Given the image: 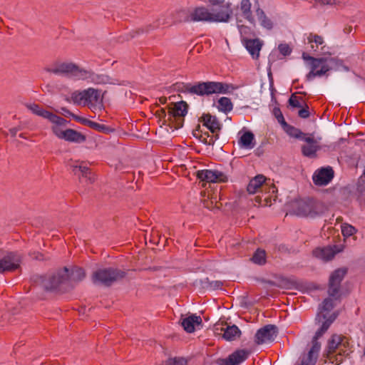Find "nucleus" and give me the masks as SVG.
I'll use <instances>...</instances> for the list:
<instances>
[{
	"instance_id": "f704fd0d",
	"label": "nucleus",
	"mask_w": 365,
	"mask_h": 365,
	"mask_svg": "<svg viewBox=\"0 0 365 365\" xmlns=\"http://www.w3.org/2000/svg\"><path fill=\"white\" fill-rule=\"evenodd\" d=\"M85 277V272L81 267H75L72 269L71 274L68 273V279L73 281H81Z\"/></svg>"
},
{
	"instance_id": "4468645a",
	"label": "nucleus",
	"mask_w": 365,
	"mask_h": 365,
	"mask_svg": "<svg viewBox=\"0 0 365 365\" xmlns=\"http://www.w3.org/2000/svg\"><path fill=\"white\" fill-rule=\"evenodd\" d=\"M248 356L247 351L238 349L230 354L227 358L219 359L218 365H239L244 362Z\"/></svg>"
},
{
	"instance_id": "864d4df0",
	"label": "nucleus",
	"mask_w": 365,
	"mask_h": 365,
	"mask_svg": "<svg viewBox=\"0 0 365 365\" xmlns=\"http://www.w3.org/2000/svg\"><path fill=\"white\" fill-rule=\"evenodd\" d=\"M11 135L14 137L16 135L19 128H13L9 130Z\"/></svg>"
},
{
	"instance_id": "f8f14e48",
	"label": "nucleus",
	"mask_w": 365,
	"mask_h": 365,
	"mask_svg": "<svg viewBox=\"0 0 365 365\" xmlns=\"http://www.w3.org/2000/svg\"><path fill=\"white\" fill-rule=\"evenodd\" d=\"M334 172L331 167L327 166L317 169L313 174L312 180L317 186L328 185L334 178Z\"/></svg>"
},
{
	"instance_id": "ea45409f",
	"label": "nucleus",
	"mask_w": 365,
	"mask_h": 365,
	"mask_svg": "<svg viewBox=\"0 0 365 365\" xmlns=\"http://www.w3.org/2000/svg\"><path fill=\"white\" fill-rule=\"evenodd\" d=\"M71 100L75 104H84L83 90L81 91H74L71 93Z\"/></svg>"
},
{
	"instance_id": "3c124183",
	"label": "nucleus",
	"mask_w": 365,
	"mask_h": 365,
	"mask_svg": "<svg viewBox=\"0 0 365 365\" xmlns=\"http://www.w3.org/2000/svg\"><path fill=\"white\" fill-rule=\"evenodd\" d=\"M225 0H209V2L212 5V7H215L225 5Z\"/></svg>"
},
{
	"instance_id": "603ef678",
	"label": "nucleus",
	"mask_w": 365,
	"mask_h": 365,
	"mask_svg": "<svg viewBox=\"0 0 365 365\" xmlns=\"http://www.w3.org/2000/svg\"><path fill=\"white\" fill-rule=\"evenodd\" d=\"M317 2L327 5H334L336 4V0H315Z\"/></svg>"
},
{
	"instance_id": "f03ea898",
	"label": "nucleus",
	"mask_w": 365,
	"mask_h": 365,
	"mask_svg": "<svg viewBox=\"0 0 365 365\" xmlns=\"http://www.w3.org/2000/svg\"><path fill=\"white\" fill-rule=\"evenodd\" d=\"M46 71L57 76H65L75 81H83L93 84L96 72L88 68L79 67L73 63H60L51 68H46Z\"/></svg>"
},
{
	"instance_id": "c756f323",
	"label": "nucleus",
	"mask_w": 365,
	"mask_h": 365,
	"mask_svg": "<svg viewBox=\"0 0 365 365\" xmlns=\"http://www.w3.org/2000/svg\"><path fill=\"white\" fill-rule=\"evenodd\" d=\"M265 178L262 175H258L253 178L247 187V190L250 194H255L257 190L264 182Z\"/></svg>"
},
{
	"instance_id": "2f4dec72",
	"label": "nucleus",
	"mask_w": 365,
	"mask_h": 365,
	"mask_svg": "<svg viewBox=\"0 0 365 365\" xmlns=\"http://www.w3.org/2000/svg\"><path fill=\"white\" fill-rule=\"evenodd\" d=\"M233 106L231 100L227 97H221L218 100L217 108L224 113H227L232 110Z\"/></svg>"
},
{
	"instance_id": "9d476101",
	"label": "nucleus",
	"mask_w": 365,
	"mask_h": 365,
	"mask_svg": "<svg viewBox=\"0 0 365 365\" xmlns=\"http://www.w3.org/2000/svg\"><path fill=\"white\" fill-rule=\"evenodd\" d=\"M278 329L274 324H267L258 329L255 336L257 344H263L272 342L277 337Z\"/></svg>"
},
{
	"instance_id": "1a4fd4ad",
	"label": "nucleus",
	"mask_w": 365,
	"mask_h": 365,
	"mask_svg": "<svg viewBox=\"0 0 365 365\" xmlns=\"http://www.w3.org/2000/svg\"><path fill=\"white\" fill-rule=\"evenodd\" d=\"M27 108L31 110L34 114L42 117L43 118L48 120L51 123L58 125H65L67 120L64 118L43 108L36 103L26 104Z\"/></svg>"
},
{
	"instance_id": "79ce46f5",
	"label": "nucleus",
	"mask_w": 365,
	"mask_h": 365,
	"mask_svg": "<svg viewBox=\"0 0 365 365\" xmlns=\"http://www.w3.org/2000/svg\"><path fill=\"white\" fill-rule=\"evenodd\" d=\"M278 50L279 53L284 56H289L292 53V48L287 43H280L278 46Z\"/></svg>"
},
{
	"instance_id": "de8ad7c7",
	"label": "nucleus",
	"mask_w": 365,
	"mask_h": 365,
	"mask_svg": "<svg viewBox=\"0 0 365 365\" xmlns=\"http://www.w3.org/2000/svg\"><path fill=\"white\" fill-rule=\"evenodd\" d=\"M61 110H62L63 114L64 115L72 117L73 118H74L75 120H76L77 121H79V122L84 121V120L82 118L74 115L71 111H69L66 108H62Z\"/></svg>"
},
{
	"instance_id": "49530a36",
	"label": "nucleus",
	"mask_w": 365,
	"mask_h": 365,
	"mask_svg": "<svg viewBox=\"0 0 365 365\" xmlns=\"http://www.w3.org/2000/svg\"><path fill=\"white\" fill-rule=\"evenodd\" d=\"M60 125H55V126H53L52 128V131L53 133H54V135L58 137V138L60 139H63L64 138V133H65V130H62L60 128H59Z\"/></svg>"
},
{
	"instance_id": "f3484780",
	"label": "nucleus",
	"mask_w": 365,
	"mask_h": 365,
	"mask_svg": "<svg viewBox=\"0 0 365 365\" xmlns=\"http://www.w3.org/2000/svg\"><path fill=\"white\" fill-rule=\"evenodd\" d=\"M72 170L73 173L78 176L81 182L89 184L94 182L95 177L91 173L88 167L83 165H73Z\"/></svg>"
},
{
	"instance_id": "c85d7f7f",
	"label": "nucleus",
	"mask_w": 365,
	"mask_h": 365,
	"mask_svg": "<svg viewBox=\"0 0 365 365\" xmlns=\"http://www.w3.org/2000/svg\"><path fill=\"white\" fill-rule=\"evenodd\" d=\"M255 14L259 24L267 30H271L273 28L272 21L266 16L264 11L259 6L255 9Z\"/></svg>"
},
{
	"instance_id": "4be33fe9",
	"label": "nucleus",
	"mask_w": 365,
	"mask_h": 365,
	"mask_svg": "<svg viewBox=\"0 0 365 365\" xmlns=\"http://www.w3.org/2000/svg\"><path fill=\"white\" fill-rule=\"evenodd\" d=\"M202 323V319L200 316L192 314L182 319L181 325L187 333H192L195 331V325H199Z\"/></svg>"
},
{
	"instance_id": "0eeeda50",
	"label": "nucleus",
	"mask_w": 365,
	"mask_h": 365,
	"mask_svg": "<svg viewBox=\"0 0 365 365\" xmlns=\"http://www.w3.org/2000/svg\"><path fill=\"white\" fill-rule=\"evenodd\" d=\"M346 274V269L339 268L334 270L329 277L328 294L334 300L341 299V283Z\"/></svg>"
},
{
	"instance_id": "b1692460",
	"label": "nucleus",
	"mask_w": 365,
	"mask_h": 365,
	"mask_svg": "<svg viewBox=\"0 0 365 365\" xmlns=\"http://www.w3.org/2000/svg\"><path fill=\"white\" fill-rule=\"evenodd\" d=\"M222 176V173L217 170H202L197 172V178L208 182H215Z\"/></svg>"
},
{
	"instance_id": "6ab92c4d",
	"label": "nucleus",
	"mask_w": 365,
	"mask_h": 365,
	"mask_svg": "<svg viewBox=\"0 0 365 365\" xmlns=\"http://www.w3.org/2000/svg\"><path fill=\"white\" fill-rule=\"evenodd\" d=\"M244 45L252 58H258L262 46V43L259 38L247 39L245 41Z\"/></svg>"
},
{
	"instance_id": "4c0bfd02",
	"label": "nucleus",
	"mask_w": 365,
	"mask_h": 365,
	"mask_svg": "<svg viewBox=\"0 0 365 365\" xmlns=\"http://www.w3.org/2000/svg\"><path fill=\"white\" fill-rule=\"evenodd\" d=\"M341 342V339L339 335L334 334L328 341V349L329 351H334Z\"/></svg>"
},
{
	"instance_id": "6e6552de",
	"label": "nucleus",
	"mask_w": 365,
	"mask_h": 365,
	"mask_svg": "<svg viewBox=\"0 0 365 365\" xmlns=\"http://www.w3.org/2000/svg\"><path fill=\"white\" fill-rule=\"evenodd\" d=\"M338 313L334 312L327 318L326 314H317L315 322L317 324H320V327L317 330L314 336L312 339L311 344H321L319 341V339L323 336V334L328 330L331 324L338 317Z\"/></svg>"
},
{
	"instance_id": "412c9836",
	"label": "nucleus",
	"mask_w": 365,
	"mask_h": 365,
	"mask_svg": "<svg viewBox=\"0 0 365 365\" xmlns=\"http://www.w3.org/2000/svg\"><path fill=\"white\" fill-rule=\"evenodd\" d=\"M337 251L334 250L331 247H324L315 249L313 251V255L315 257L322 259L323 261L331 260Z\"/></svg>"
},
{
	"instance_id": "9b49d317",
	"label": "nucleus",
	"mask_w": 365,
	"mask_h": 365,
	"mask_svg": "<svg viewBox=\"0 0 365 365\" xmlns=\"http://www.w3.org/2000/svg\"><path fill=\"white\" fill-rule=\"evenodd\" d=\"M212 22H227L232 14L230 2L225 5L212 7L210 10Z\"/></svg>"
},
{
	"instance_id": "2eb2a0df",
	"label": "nucleus",
	"mask_w": 365,
	"mask_h": 365,
	"mask_svg": "<svg viewBox=\"0 0 365 365\" xmlns=\"http://www.w3.org/2000/svg\"><path fill=\"white\" fill-rule=\"evenodd\" d=\"M321 351V344H311L307 353L301 356V361L299 365H315L317 362Z\"/></svg>"
},
{
	"instance_id": "39448f33",
	"label": "nucleus",
	"mask_w": 365,
	"mask_h": 365,
	"mask_svg": "<svg viewBox=\"0 0 365 365\" xmlns=\"http://www.w3.org/2000/svg\"><path fill=\"white\" fill-rule=\"evenodd\" d=\"M0 274L12 272L20 267L21 255L18 252H6L1 254L0 250Z\"/></svg>"
},
{
	"instance_id": "cd10ccee",
	"label": "nucleus",
	"mask_w": 365,
	"mask_h": 365,
	"mask_svg": "<svg viewBox=\"0 0 365 365\" xmlns=\"http://www.w3.org/2000/svg\"><path fill=\"white\" fill-rule=\"evenodd\" d=\"M241 335V331L237 326L233 324L232 326H227L222 335L224 339L228 341L235 340L236 338L240 337Z\"/></svg>"
},
{
	"instance_id": "a878e982",
	"label": "nucleus",
	"mask_w": 365,
	"mask_h": 365,
	"mask_svg": "<svg viewBox=\"0 0 365 365\" xmlns=\"http://www.w3.org/2000/svg\"><path fill=\"white\" fill-rule=\"evenodd\" d=\"M195 283L199 284L202 288L210 291L221 289L223 284L220 280H210L208 277L200 279V280L196 281Z\"/></svg>"
},
{
	"instance_id": "a19ab883",
	"label": "nucleus",
	"mask_w": 365,
	"mask_h": 365,
	"mask_svg": "<svg viewBox=\"0 0 365 365\" xmlns=\"http://www.w3.org/2000/svg\"><path fill=\"white\" fill-rule=\"evenodd\" d=\"M168 365H186L187 360L182 357H175L167 361Z\"/></svg>"
},
{
	"instance_id": "393cba45",
	"label": "nucleus",
	"mask_w": 365,
	"mask_h": 365,
	"mask_svg": "<svg viewBox=\"0 0 365 365\" xmlns=\"http://www.w3.org/2000/svg\"><path fill=\"white\" fill-rule=\"evenodd\" d=\"M84 105L98 103L101 101L100 92L98 89L88 88L83 90Z\"/></svg>"
},
{
	"instance_id": "aec40b11",
	"label": "nucleus",
	"mask_w": 365,
	"mask_h": 365,
	"mask_svg": "<svg viewBox=\"0 0 365 365\" xmlns=\"http://www.w3.org/2000/svg\"><path fill=\"white\" fill-rule=\"evenodd\" d=\"M202 122L203 125L213 133L221 129V123L217 117L210 114H203L202 116Z\"/></svg>"
},
{
	"instance_id": "5701e85b",
	"label": "nucleus",
	"mask_w": 365,
	"mask_h": 365,
	"mask_svg": "<svg viewBox=\"0 0 365 365\" xmlns=\"http://www.w3.org/2000/svg\"><path fill=\"white\" fill-rule=\"evenodd\" d=\"M252 4L250 0H242L240 8L242 16L252 25L255 26L256 21L251 11Z\"/></svg>"
},
{
	"instance_id": "7ed1b4c3",
	"label": "nucleus",
	"mask_w": 365,
	"mask_h": 365,
	"mask_svg": "<svg viewBox=\"0 0 365 365\" xmlns=\"http://www.w3.org/2000/svg\"><path fill=\"white\" fill-rule=\"evenodd\" d=\"M237 88L233 85L217 81L199 82L187 88L190 93L199 96L212 94H226L235 91Z\"/></svg>"
},
{
	"instance_id": "09e8293b",
	"label": "nucleus",
	"mask_w": 365,
	"mask_h": 365,
	"mask_svg": "<svg viewBox=\"0 0 365 365\" xmlns=\"http://www.w3.org/2000/svg\"><path fill=\"white\" fill-rule=\"evenodd\" d=\"M289 104L292 108H301L302 105L297 99V97L292 95L289 99Z\"/></svg>"
},
{
	"instance_id": "72a5a7b5",
	"label": "nucleus",
	"mask_w": 365,
	"mask_h": 365,
	"mask_svg": "<svg viewBox=\"0 0 365 365\" xmlns=\"http://www.w3.org/2000/svg\"><path fill=\"white\" fill-rule=\"evenodd\" d=\"M252 261L253 263L259 265H262L266 262V253L263 250L257 249L252 257Z\"/></svg>"
},
{
	"instance_id": "37998d69",
	"label": "nucleus",
	"mask_w": 365,
	"mask_h": 365,
	"mask_svg": "<svg viewBox=\"0 0 365 365\" xmlns=\"http://www.w3.org/2000/svg\"><path fill=\"white\" fill-rule=\"evenodd\" d=\"M304 207H306V210L302 212H297V215L309 216L311 217H315L319 215V213L312 211L308 205H304Z\"/></svg>"
},
{
	"instance_id": "f257e3e1",
	"label": "nucleus",
	"mask_w": 365,
	"mask_h": 365,
	"mask_svg": "<svg viewBox=\"0 0 365 365\" xmlns=\"http://www.w3.org/2000/svg\"><path fill=\"white\" fill-rule=\"evenodd\" d=\"M302 58L310 66L311 70L306 76L308 81H312L317 76L321 77L329 71H339L344 67L342 61L335 58H316L303 53Z\"/></svg>"
},
{
	"instance_id": "bb28decb",
	"label": "nucleus",
	"mask_w": 365,
	"mask_h": 365,
	"mask_svg": "<svg viewBox=\"0 0 365 365\" xmlns=\"http://www.w3.org/2000/svg\"><path fill=\"white\" fill-rule=\"evenodd\" d=\"M64 134L63 140L68 142L81 143L86 140V137L83 134L71 128L65 130Z\"/></svg>"
},
{
	"instance_id": "20e7f679",
	"label": "nucleus",
	"mask_w": 365,
	"mask_h": 365,
	"mask_svg": "<svg viewBox=\"0 0 365 365\" xmlns=\"http://www.w3.org/2000/svg\"><path fill=\"white\" fill-rule=\"evenodd\" d=\"M125 276V272L118 269L113 267L101 268L93 272L92 281L94 284L109 287Z\"/></svg>"
},
{
	"instance_id": "7c9ffc66",
	"label": "nucleus",
	"mask_w": 365,
	"mask_h": 365,
	"mask_svg": "<svg viewBox=\"0 0 365 365\" xmlns=\"http://www.w3.org/2000/svg\"><path fill=\"white\" fill-rule=\"evenodd\" d=\"M286 133L294 138L302 140L304 138L307 136L305 133L302 132L299 128H297L292 125L287 124L284 128Z\"/></svg>"
},
{
	"instance_id": "58836bf2",
	"label": "nucleus",
	"mask_w": 365,
	"mask_h": 365,
	"mask_svg": "<svg viewBox=\"0 0 365 365\" xmlns=\"http://www.w3.org/2000/svg\"><path fill=\"white\" fill-rule=\"evenodd\" d=\"M356 232V228L349 224H343L341 225V233L344 237H349L352 236Z\"/></svg>"
},
{
	"instance_id": "8fccbe9b",
	"label": "nucleus",
	"mask_w": 365,
	"mask_h": 365,
	"mask_svg": "<svg viewBox=\"0 0 365 365\" xmlns=\"http://www.w3.org/2000/svg\"><path fill=\"white\" fill-rule=\"evenodd\" d=\"M298 115L302 118H307L309 117V108L307 106L305 108H302L299 110Z\"/></svg>"
},
{
	"instance_id": "473e14b6",
	"label": "nucleus",
	"mask_w": 365,
	"mask_h": 365,
	"mask_svg": "<svg viewBox=\"0 0 365 365\" xmlns=\"http://www.w3.org/2000/svg\"><path fill=\"white\" fill-rule=\"evenodd\" d=\"M93 84H115L113 78L104 73H96Z\"/></svg>"
},
{
	"instance_id": "a18cd8bd",
	"label": "nucleus",
	"mask_w": 365,
	"mask_h": 365,
	"mask_svg": "<svg viewBox=\"0 0 365 365\" xmlns=\"http://www.w3.org/2000/svg\"><path fill=\"white\" fill-rule=\"evenodd\" d=\"M309 41L310 43L314 42L317 46H322L324 44V39L321 36L314 35L309 37Z\"/></svg>"
},
{
	"instance_id": "e433bc0d",
	"label": "nucleus",
	"mask_w": 365,
	"mask_h": 365,
	"mask_svg": "<svg viewBox=\"0 0 365 365\" xmlns=\"http://www.w3.org/2000/svg\"><path fill=\"white\" fill-rule=\"evenodd\" d=\"M333 299H334L331 297L329 295V297L324 299L322 304L319 307V312H330L334 307Z\"/></svg>"
},
{
	"instance_id": "c9c22d12",
	"label": "nucleus",
	"mask_w": 365,
	"mask_h": 365,
	"mask_svg": "<svg viewBox=\"0 0 365 365\" xmlns=\"http://www.w3.org/2000/svg\"><path fill=\"white\" fill-rule=\"evenodd\" d=\"M175 114L184 117L187 114V104L186 102L181 101L178 102L175 106Z\"/></svg>"
},
{
	"instance_id": "dca6fc26",
	"label": "nucleus",
	"mask_w": 365,
	"mask_h": 365,
	"mask_svg": "<svg viewBox=\"0 0 365 365\" xmlns=\"http://www.w3.org/2000/svg\"><path fill=\"white\" fill-rule=\"evenodd\" d=\"M302 141L307 143V145L302 146V155L310 158H314L317 152L319 150L317 140L313 137L307 135L303 138Z\"/></svg>"
},
{
	"instance_id": "c03bdc74",
	"label": "nucleus",
	"mask_w": 365,
	"mask_h": 365,
	"mask_svg": "<svg viewBox=\"0 0 365 365\" xmlns=\"http://www.w3.org/2000/svg\"><path fill=\"white\" fill-rule=\"evenodd\" d=\"M274 115L277 121L282 125L283 128L287 125L288 123L285 121L284 116L279 109L274 110Z\"/></svg>"
},
{
	"instance_id": "a211bd4d",
	"label": "nucleus",
	"mask_w": 365,
	"mask_h": 365,
	"mask_svg": "<svg viewBox=\"0 0 365 365\" xmlns=\"http://www.w3.org/2000/svg\"><path fill=\"white\" fill-rule=\"evenodd\" d=\"M255 144V135L249 130L242 133L238 140V146L241 149L252 150Z\"/></svg>"
},
{
	"instance_id": "423d86ee",
	"label": "nucleus",
	"mask_w": 365,
	"mask_h": 365,
	"mask_svg": "<svg viewBox=\"0 0 365 365\" xmlns=\"http://www.w3.org/2000/svg\"><path fill=\"white\" fill-rule=\"evenodd\" d=\"M42 282L44 289L47 291L60 289L63 285L68 282V269L64 267L48 279H43Z\"/></svg>"
},
{
	"instance_id": "ddd939ff",
	"label": "nucleus",
	"mask_w": 365,
	"mask_h": 365,
	"mask_svg": "<svg viewBox=\"0 0 365 365\" xmlns=\"http://www.w3.org/2000/svg\"><path fill=\"white\" fill-rule=\"evenodd\" d=\"M185 20L192 22H212L210 11L204 6L196 7L190 11Z\"/></svg>"
}]
</instances>
